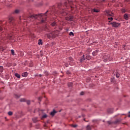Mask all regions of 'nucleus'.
Instances as JSON below:
<instances>
[{"mask_svg": "<svg viewBox=\"0 0 130 130\" xmlns=\"http://www.w3.org/2000/svg\"><path fill=\"white\" fill-rule=\"evenodd\" d=\"M32 121L34 122H37L38 121V117H35L32 118Z\"/></svg>", "mask_w": 130, "mask_h": 130, "instance_id": "obj_17", "label": "nucleus"}, {"mask_svg": "<svg viewBox=\"0 0 130 130\" xmlns=\"http://www.w3.org/2000/svg\"><path fill=\"white\" fill-rule=\"evenodd\" d=\"M68 87H72L73 86V82H69L68 84Z\"/></svg>", "mask_w": 130, "mask_h": 130, "instance_id": "obj_24", "label": "nucleus"}, {"mask_svg": "<svg viewBox=\"0 0 130 130\" xmlns=\"http://www.w3.org/2000/svg\"><path fill=\"white\" fill-rule=\"evenodd\" d=\"M128 117H130V114L128 115Z\"/></svg>", "mask_w": 130, "mask_h": 130, "instance_id": "obj_52", "label": "nucleus"}, {"mask_svg": "<svg viewBox=\"0 0 130 130\" xmlns=\"http://www.w3.org/2000/svg\"><path fill=\"white\" fill-rule=\"evenodd\" d=\"M66 20L67 21H70V22H73L74 21V16H69L66 17Z\"/></svg>", "mask_w": 130, "mask_h": 130, "instance_id": "obj_7", "label": "nucleus"}, {"mask_svg": "<svg viewBox=\"0 0 130 130\" xmlns=\"http://www.w3.org/2000/svg\"><path fill=\"white\" fill-rule=\"evenodd\" d=\"M119 76H120L119 73H117L116 74V78H119Z\"/></svg>", "mask_w": 130, "mask_h": 130, "instance_id": "obj_38", "label": "nucleus"}, {"mask_svg": "<svg viewBox=\"0 0 130 130\" xmlns=\"http://www.w3.org/2000/svg\"><path fill=\"white\" fill-rule=\"evenodd\" d=\"M20 102H26V99H21L20 100Z\"/></svg>", "mask_w": 130, "mask_h": 130, "instance_id": "obj_28", "label": "nucleus"}, {"mask_svg": "<svg viewBox=\"0 0 130 130\" xmlns=\"http://www.w3.org/2000/svg\"><path fill=\"white\" fill-rule=\"evenodd\" d=\"M121 11L123 14V13H125V12H126V10H125V9L123 8V9H121Z\"/></svg>", "mask_w": 130, "mask_h": 130, "instance_id": "obj_23", "label": "nucleus"}, {"mask_svg": "<svg viewBox=\"0 0 130 130\" xmlns=\"http://www.w3.org/2000/svg\"><path fill=\"white\" fill-rule=\"evenodd\" d=\"M56 74H57V72H53V75H56Z\"/></svg>", "mask_w": 130, "mask_h": 130, "instance_id": "obj_46", "label": "nucleus"}, {"mask_svg": "<svg viewBox=\"0 0 130 130\" xmlns=\"http://www.w3.org/2000/svg\"><path fill=\"white\" fill-rule=\"evenodd\" d=\"M109 23H110V21H109Z\"/></svg>", "mask_w": 130, "mask_h": 130, "instance_id": "obj_55", "label": "nucleus"}, {"mask_svg": "<svg viewBox=\"0 0 130 130\" xmlns=\"http://www.w3.org/2000/svg\"><path fill=\"white\" fill-rule=\"evenodd\" d=\"M3 31V27L2 26H0V31Z\"/></svg>", "mask_w": 130, "mask_h": 130, "instance_id": "obj_47", "label": "nucleus"}, {"mask_svg": "<svg viewBox=\"0 0 130 130\" xmlns=\"http://www.w3.org/2000/svg\"><path fill=\"white\" fill-rule=\"evenodd\" d=\"M108 113H112V112H110L109 110H108Z\"/></svg>", "mask_w": 130, "mask_h": 130, "instance_id": "obj_48", "label": "nucleus"}, {"mask_svg": "<svg viewBox=\"0 0 130 130\" xmlns=\"http://www.w3.org/2000/svg\"><path fill=\"white\" fill-rule=\"evenodd\" d=\"M103 1V2H105V0H102Z\"/></svg>", "mask_w": 130, "mask_h": 130, "instance_id": "obj_53", "label": "nucleus"}, {"mask_svg": "<svg viewBox=\"0 0 130 130\" xmlns=\"http://www.w3.org/2000/svg\"><path fill=\"white\" fill-rule=\"evenodd\" d=\"M129 113H130V112H129Z\"/></svg>", "mask_w": 130, "mask_h": 130, "instance_id": "obj_57", "label": "nucleus"}, {"mask_svg": "<svg viewBox=\"0 0 130 130\" xmlns=\"http://www.w3.org/2000/svg\"><path fill=\"white\" fill-rule=\"evenodd\" d=\"M61 14L62 16H67V15H68V13L66 10H63V11L61 12Z\"/></svg>", "mask_w": 130, "mask_h": 130, "instance_id": "obj_10", "label": "nucleus"}, {"mask_svg": "<svg viewBox=\"0 0 130 130\" xmlns=\"http://www.w3.org/2000/svg\"><path fill=\"white\" fill-rule=\"evenodd\" d=\"M11 54L12 55H15V51L14 50H11Z\"/></svg>", "mask_w": 130, "mask_h": 130, "instance_id": "obj_34", "label": "nucleus"}, {"mask_svg": "<svg viewBox=\"0 0 130 130\" xmlns=\"http://www.w3.org/2000/svg\"><path fill=\"white\" fill-rule=\"evenodd\" d=\"M66 73L67 74V75H70V74H71V72H70V71H67L66 72Z\"/></svg>", "mask_w": 130, "mask_h": 130, "instance_id": "obj_43", "label": "nucleus"}, {"mask_svg": "<svg viewBox=\"0 0 130 130\" xmlns=\"http://www.w3.org/2000/svg\"><path fill=\"white\" fill-rule=\"evenodd\" d=\"M7 39H9V40H11L12 39V37L11 36H8L7 37Z\"/></svg>", "mask_w": 130, "mask_h": 130, "instance_id": "obj_39", "label": "nucleus"}, {"mask_svg": "<svg viewBox=\"0 0 130 130\" xmlns=\"http://www.w3.org/2000/svg\"><path fill=\"white\" fill-rule=\"evenodd\" d=\"M8 115H9L10 116L13 115V112H12V111H9V112H8Z\"/></svg>", "mask_w": 130, "mask_h": 130, "instance_id": "obj_37", "label": "nucleus"}, {"mask_svg": "<svg viewBox=\"0 0 130 130\" xmlns=\"http://www.w3.org/2000/svg\"><path fill=\"white\" fill-rule=\"evenodd\" d=\"M113 121L111 122L110 121H108L107 123H108V124H113Z\"/></svg>", "mask_w": 130, "mask_h": 130, "instance_id": "obj_36", "label": "nucleus"}, {"mask_svg": "<svg viewBox=\"0 0 130 130\" xmlns=\"http://www.w3.org/2000/svg\"><path fill=\"white\" fill-rule=\"evenodd\" d=\"M28 76V73L27 72H24L22 74V77H23L24 78H26Z\"/></svg>", "mask_w": 130, "mask_h": 130, "instance_id": "obj_12", "label": "nucleus"}, {"mask_svg": "<svg viewBox=\"0 0 130 130\" xmlns=\"http://www.w3.org/2000/svg\"><path fill=\"white\" fill-rule=\"evenodd\" d=\"M45 74H46V76H48V72L45 71Z\"/></svg>", "mask_w": 130, "mask_h": 130, "instance_id": "obj_44", "label": "nucleus"}, {"mask_svg": "<svg viewBox=\"0 0 130 130\" xmlns=\"http://www.w3.org/2000/svg\"><path fill=\"white\" fill-rule=\"evenodd\" d=\"M0 24H2V22L0 21Z\"/></svg>", "mask_w": 130, "mask_h": 130, "instance_id": "obj_54", "label": "nucleus"}, {"mask_svg": "<svg viewBox=\"0 0 130 130\" xmlns=\"http://www.w3.org/2000/svg\"><path fill=\"white\" fill-rule=\"evenodd\" d=\"M110 60H111V59H110V58H109V56H107V57H104L103 61H104V62H107V61H110Z\"/></svg>", "mask_w": 130, "mask_h": 130, "instance_id": "obj_8", "label": "nucleus"}, {"mask_svg": "<svg viewBox=\"0 0 130 130\" xmlns=\"http://www.w3.org/2000/svg\"><path fill=\"white\" fill-rule=\"evenodd\" d=\"M47 117V115L44 114L42 116L41 119H43V118H46Z\"/></svg>", "mask_w": 130, "mask_h": 130, "instance_id": "obj_26", "label": "nucleus"}, {"mask_svg": "<svg viewBox=\"0 0 130 130\" xmlns=\"http://www.w3.org/2000/svg\"><path fill=\"white\" fill-rule=\"evenodd\" d=\"M30 1H33V0H30Z\"/></svg>", "mask_w": 130, "mask_h": 130, "instance_id": "obj_56", "label": "nucleus"}, {"mask_svg": "<svg viewBox=\"0 0 130 130\" xmlns=\"http://www.w3.org/2000/svg\"><path fill=\"white\" fill-rule=\"evenodd\" d=\"M56 22L54 21L51 23V26H52L53 27H54V26H56Z\"/></svg>", "mask_w": 130, "mask_h": 130, "instance_id": "obj_20", "label": "nucleus"}, {"mask_svg": "<svg viewBox=\"0 0 130 130\" xmlns=\"http://www.w3.org/2000/svg\"><path fill=\"white\" fill-rule=\"evenodd\" d=\"M65 66L67 68H68V67H69V64H66Z\"/></svg>", "mask_w": 130, "mask_h": 130, "instance_id": "obj_49", "label": "nucleus"}, {"mask_svg": "<svg viewBox=\"0 0 130 130\" xmlns=\"http://www.w3.org/2000/svg\"><path fill=\"white\" fill-rule=\"evenodd\" d=\"M86 59H87L88 60H90L91 59V56H90L89 55H87L86 56Z\"/></svg>", "mask_w": 130, "mask_h": 130, "instance_id": "obj_31", "label": "nucleus"}, {"mask_svg": "<svg viewBox=\"0 0 130 130\" xmlns=\"http://www.w3.org/2000/svg\"><path fill=\"white\" fill-rule=\"evenodd\" d=\"M69 35H70V36H75V35L74 34V32H73L72 31L69 33Z\"/></svg>", "mask_w": 130, "mask_h": 130, "instance_id": "obj_33", "label": "nucleus"}, {"mask_svg": "<svg viewBox=\"0 0 130 130\" xmlns=\"http://www.w3.org/2000/svg\"><path fill=\"white\" fill-rule=\"evenodd\" d=\"M84 93H84L83 91H82V92L80 93V95H84Z\"/></svg>", "mask_w": 130, "mask_h": 130, "instance_id": "obj_45", "label": "nucleus"}, {"mask_svg": "<svg viewBox=\"0 0 130 130\" xmlns=\"http://www.w3.org/2000/svg\"><path fill=\"white\" fill-rule=\"evenodd\" d=\"M26 103L27 105H30L31 104V101L30 100L26 101Z\"/></svg>", "mask_w": 130, "mask_h": 130, "instance_id": "obj_29", "label": "nucleus"}, {"mask_svg": "<svg viewBox=\"0 0 130 130\" xmlns=\"http://www.w3.org/2000/svg\"><path fill=\"white\" fill-rule=\"evenodd\" d=\"M85 60V55H83V56H82L81 58L80 59V62H83Z\"/></svg>", "mask_w": 130, "mask_h": 130, "instance_id": "obj_19", "label": "nucleus"}, {"mask_svg": "<svg viewBox=\"0 0 130 130\" xmlns=\"http://www.w3.org/2000/svg\"><path fill=\"white\" fill-rule=\"evenodd\" d=\"M98 52H99V50H96L95 51H93L92 52L93 56H96V55H97V54H98Z\"/></svg>", "mask_w": 130, "mask_h": 130, "instance_id": "obj_11", "label": "nucleus"}, {"mask_svg": "<svg viewBox=\"0 0 130 130\" xmlns=\"http://www.w3.org/2000/svg\"><path fill=\"white\" fill-rule=\"evenodd\" d=\"M39 76H40V77H42V75L41 74H40V75H39Z\"/></svg>", "mask_w": 130, "mask_h": 130, "instance_id": "obj_51", "label": "nucleus"}, {"mask_svg": "<svg viewBox=\"0 0 130 130\" xmlns=\"http://www.w3.org/2000/svg\"><path fill=\"white\" fill-rule=\"evenodd\" d=\"M48 13V11H47L44 14H33L31 15L28 19L30 20L31 21H34V20H36L38 17H42L43 16H45V19H42L41 21V23H45L46 21V14Z\"/></svg>", "mask_w": 130, "mask_h": 130, "instance_id": "obj_1", "label": "nucleus"}, {"mask_svg": "<svg viewBox=\"0 0 130 130\" xmlns=\"http://www.w3.org/2000/svg\"><path fill=\"white\" fill-rule=\"evenodd\" d=\"M14 97H15V98H20V95H19L18 94H15Z\"/></svg>", "mask_w": 130, "mask_h": 130, "instance_id": "obj_35", "label": "nucleus"}, {"mask_svg": "<svg viewBox=\"0 0 130 130\" xmlns=\"http://www.w3.org/2000/svg\"><path fill=\"white\" fill-rule=\"evenodd\" d=\"M72 126H73V127H77L78 125L77 124H74V125H72Z\"/></svg>", "mask_w": 130, "mask_h": 130, "instance_id": "obj_40", "label": "nucleus"}, {"mask_svg": "<svg viewBox=\"0 0 130 130\" xmlns=\"http://www.w3.org/2000/svg\"><path fill=\"white\" fill-rule=\"evenodd\" d=\"M9 21L10 26H12V27H15V26H16V24H15V20L13 17H10L9 18Z\"/></svg>", "mask_w": 130, "mask_h": 130, "instance_id": "obj_3", "label": "nucleus"}, {"mask_svg": "<svg viewBox=\"0 0 130 130\" xmlns=\"http://www.w3.org/2000/svg\"><path fill=\"white\" fill-rule=\"evenodd\" d=\"M60 7H61V3H58L57 8H58L59 9H60Z\"/></svg>", "mask_w": 130, "mask_h": 130, "instance_id": "obj_30", "label": "nucleus"}, {"mask_svg": "<svg viewBox=\"0 0 130 130\" xmlns=\"http://www.w3.org/2000/svg\"><path fill=\"white\" fill-rule=\"evenodd\" d=\"M72 5H73V1H68L64 3V6L66 7L67 9H69L70 7L71 9H73V6H72Z\"/></svg>", "mask_w": 130, "mask_h": 130, "instance_id": "obj_2", "label": "nucleus"}, {"mask_svg": "<svg viewBox=\"0 0 130 130\" xmlns=\"http://www.w3.org/2000/svg\"><path fill=\"white\" fill-rule=\"evenodd\" d=\"M121 119H117L115 121H113V124H118L120 121H121Z\"/></svg>", "mask_w": 130, "mask_h": 130, "instance_id": "obj_9", "label": "nucleus"}, {"mask_svg": "<svg viewBox=\"0 0 130 130\" xmlns=\"http://www.w3.org/2000/svg\"><path fill=\"white\" fill-rule=\"evenodd\" d=\"M99 13V10L97 9H92L91 10V13Z\"/></svg>", "mask_w": 130, "mask_h": 130, "instance_id": "obj_18", "label": "nucleus"}, {"mask_svg": "<svg viewBox=\"0 0 130 130\" xmlns=\"http://www.w3.org/2000/svg\"><path fill=\"white\" fill-rule=\"evenodd\" d=\"M111 82L112 83H114V82H115V78H111Z\"/></svg>", "mask_w": 130, "mask_h": 130, "instance_id": "obj_27", "label": "nucleus"}, {"mask_svg": "<svg viewBox=\"0 0 130 130\" xmlns=\"http://www.w3.org/2000/svg\"><path fill=\"white\" fill-rule=\"evenodd\" d=\"M41 99H42V97H39V98H38L39 101L41 102Z\"/></svg>", "mask_w": 130, "mask_h": 130, "instance_id": "obj_41", "label": "nucleus"}, {"mask_svg": "<svg viewBox=\"0 0 130 130\" xmlns=\"http://www.w3.org/2000/svg\"><path fill=\"white\" fill-rule=\"evenodd\" d=\"M110 25H112V27H114L115 28H118L120 26V23L116 22H113L110 23Z\"/></svg>", "mask_w": 130, "mask_h": 130, "instance_id": "obj_5", "label": "nucleus"}, {"mask_svg": "<svg viewBox=\"0 0 130 130\" xmlns=\"http://www.w3.org/2000/svg\"><path fill=\"white\" fill-rule=\"evenodd\" d=\"M69 60L71 61V62H74V59L72 57H69Z\"/></svg>", "mask_w": 130, "mask_h": 130, "instance_id": "obj_32", "label": "nucleus"}, {"mask_svg": "<svg viewBox=\"0 0 130 130\" xmlns=\"http://www.w3.org/2000/svg\"><path fill=\"white\" fill-rule=\"evenodd\" d=\"M105 15L106 16H108V17H113V13L111 12V11L109 10L106 11V14Z\"/></svg>", "mask_w": 130, "mask_h": 130, "instance_id": "obj_6", "label": "nucleus"}, {"mask_svg": "<svg viewBox=\"0 0 130 130\" xmlns=\"http://www.w3.org/2000/svg\"><path fill=\"white\" fill-rule=\"evenodd\" d=\"M38 44L39 45H42V44H43V42L42 41V40L41 39L39 40Z\"/></svg>", "mask_w": 130, "mask_h": 130, "instance_id": "obj_16", "label": "nucleus"}, {"mask_svg": "<svg viewBox=\"0 0 130 130\" xmlns=\"http://www.w3.org/2000/svg\"><path fill=\"white\" fill-rule=\"evenodd\" d=\"M108 20H111V21H112V20H113V18H112V17H109L108 18Z\"/></svg>", "mask_w": 130, "mask_h": 130, "instance_id": "obj_42", "label": "nucleus"}, {"mask_svg": "<svg viewBox=\"0 0 130 130\" xmlns=\"http://www.w3.org/2000/svg\"><path fill=\"white\" fill-rule=\"evenodd\" d=\"M14 14H19V13H20V10H16L15 11H14Z\"/></svg>", "mask_w": 130, "mask_h": 130, "instance_id": "obj_25", "label": "nucleus"}, {"mask_svg": "<svg viewBox=\"0 0 130 130\" xmlns=\"http://www.w3.org/2000/svg\"><path fill=\"white\" fill-rule=\"evenodd\" d=\"M15 76L16 78H18V79H20V78H21V75L18 73H15Z\"/></svg>", "mask_w": 130, "mask_h": 130, "instance_id": "obj_21", "label": "nucleus"}, {"mask_svg": "<svg viewBox=\"0 0 130 130\" xmlns=\"http://www.w3.org/2000/svg\"><path fill=\"white\" fill-rule=\"evenodd\" d=\"M55 113H56V111L53 110V111L51 112L50 115H51L52 116H54Z\"/></svg>", "mask_w": 130, "mask_h": 130, "instance_id": "obj_15", "label": "nucleus"}, {"mask_svg": "<svg viewBox=\"0 0 130 130\" xmlns=\"http://www.w3.org/2000/svg\"><path fill=\"white\" fill-rule=\"evenodd\" d=\"M92 127H93V125H87L86 126V129L87 130H91Z\"/></svg>", "mask_w": 130, "mask_h": 130, "instance_id": "obj_13", "label": "nucleus"}, {"mask_svg": "<svg viewBox=\"0 0 130 130\" xmlns=\"http://www.w3.org/2000/svg\"><path fill=\"white\" fill-rule=\"evenodd\" d=\"M3 72H4V67L0 66V73H3Z\"/></svg>", "mask_w": 130, "mask_h": 130, "instance_id": "obj_22", "label": "nucleus"}, {"mask_svg": "<svg viewBox=\"0 0 130 130\" xmlns=\"http://www.w3.org/2000/svg\"><path fill=\"white\" fill-rule=\"evenodd\" d=\"M125 2H126L127 3H128L129 2V0H125Z\"/></svg>", "mask_w": 130, "mask_h": 130, "instance_id": "obj_50", "label": "nucleus"}, {"mask_svg": "<svg viewBox=\"0 0 130 130\" xmlns=\"http://www.w3.org/2000/svg\"><path fill=\"white\" fill-rule=\"evenodd\" d=\"M56 36V34L55 33V31H52L51 32H50L47 34V37L49 39L51 38H55V37Z\"/></svg>", "mask_w": 130, "mask_h": 130, "instance_id": "obj_4", "label": "nucleus"}, {"mask_svg": "<svg viewBox=\"0 0 130 130\" xmlns=\"http://www.w3.org/2000/svg\"><path fill=\"white\" fill-rule=\"evenodd\" d=\"M124 17V19L125 20H128V18H129V16H128V14H125L123 16Z\"/></svg>", "mask_w": 130, "mask_h": 130, "instance_id": "obj_14", "label": "nucleus"}]
</instances>
